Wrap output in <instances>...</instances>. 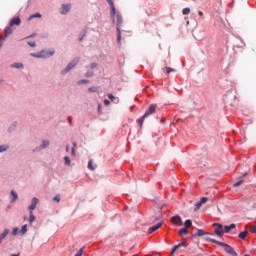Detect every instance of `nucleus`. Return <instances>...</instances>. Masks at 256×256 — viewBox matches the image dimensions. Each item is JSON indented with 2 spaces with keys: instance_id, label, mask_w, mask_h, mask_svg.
I'll return each mask as SVG.
<instances>
[{
  "instance_id": "obj_1",
  "label": "nucleus",
  "mask_w": 256,
  "mask_h": 256,
  "mask_svg": "<svg viewBox=\"0 0 256 256\" xmlns=\"http://www.w3.org/2000/svg\"><path fill=\"white\" fill-rule=\"evenodd\" d=\"M107 3L110 5V16L112 17V22L116 25V29H121V26L123 25V16L115 10V3H113V0H107Z\"/></svg>"
},
{
  "instance_id": "obj_2",
  "label": "nucleus",
  "mask_w": 256,
  "mask_h": 256,
  "mask_svg": "<svg viewBox=\"0 0 256 256\" xmlns=\"http://www.w3.org/2000/svg\"><path fill=\"white\" fill-rule=\"evenodd\" d=\"M206 241H210V243H216V245H220V247H224V251L232 256H237V252L228 244H225V242H221L212 238L207 237Z\"/></svg>"
},
{
  "instance_id": "obj_3",
  "label": "nucleus",
  "mask_w": 256,
  "mask_h": 256,
  "mask_svg": "<svg viewBox=\"0 0 256 256\" xmlns=\"http://www.w3.org/2000/svg\"><path fill=\"white\" fill-rule=\"evenodd\" d=\"M156 109H157V104H151L149 108L146 110V112L144 113V115L137 120V123L140 129L143 128V122L145 121V119H147V117H151V115L155 113Z\"/></svg>"
},
{
  "instance_id": "obj_4",
  "label": "nucleus",
  "mask_w": 256,
  "mask_h": 256,
  "mask_svg": "<svg viewBox=\"0 0 256 256\" xmlns=\"http://www.w3.org/2000/svg\"><path fill=\"white\" fill-rule=\"evenodd\" d=\"M33 57H38V58H44L47 59V57H53V55H55V50H50V51H42L39 54H32Z\"/></svg>"
},
{
  "instance_id": "obj_5",
  "label": "nucleus",
  "mask_w": 256,
  "mask_h": 256,
  "mask_svg": "<svg viewBox=\"0 0 256 256\" xmlns=\"http://www.w3.org/2000/svg\"><path fill=\"white\" fill-rule=\"evenodd\" d=\"M213 227H216L214 233L217 237H223L225 235V232H223V225L214 223Z\"/></svg>"
},
{
  "instance_id": "obj_6",
  "label": "nucleus",
  "mask_w": 256,
  "mask_h": 256,
  "mask_svg": "<svg viewBox=\"0 0 256 256\" xmlns=\"http://www.w3.org/2000/svg\"><path fill=\"white\" fill-rule=\"evenodd\" d=\"M77 63H79V58H76L72 62H70L66 66V68L62 71V73H68V71H71V69H73V67H75V65H77Z\"/></svg>"
},
{
  "instance_id": "obj_7",
  "label": "nucleus",
  "mask_w": 256,
  "mask_h": 256,
  "mask_svg": "<svg viewBox=\"0 0 256 256\" xmlns=\"http://www.w3.org/2000/svg\"><path fill=\"white\" fill-rule=\"evenodd\" d=\"M171 223L177 225L178 227H181L183 225V220L181 219V216L176 215L171 218Z\"/></svg>"
},
{
  "instance_id": "obj_8",
  "label": "nucleus",
  "mask_w": 256,
  "mask_h": 256,
  "mask_svg": "<svg viewBox=\"0 0 256 256\" xmlns=\"http://www.w3.org/2000/svg\"><path fill=\"white\" fill-rule=\"evenodd\" d=\"M71 11V4H63L60 13L61 15H67Z\"/></svg>"
},
{
  "instance_id": "obj_9",
  "label": "nucleus",
  "mask_w": 256,
  "mask_h": 256,
  "mask_svg": "<svg viewBox=\"0 0 256 256\" xmlns=\"http://www.w3.org/2000/svg\"><path fill=\"white\" fill-rule=\"evenodd\" d=\"M37 203H39V199L34 197L31 201V205L28 207L29 211H35V209H37Z\"/></svg>"
},
{
  "instance_id": "obj_10",
  "label": "nucleus",
  "mask_w": 256,
  "mask_h": 256,
  "mask_svg": "<svg viewBox=\"0 0 256 256\" xmlns=\"http://www.w3.org/2000/svg\"><path fill=\"white\" fill-rule=\"evenodd\" d=\"M162 225H163L162 223H158V224L150 227L148 229V234L151 235V233H155V231H157V229H160Z\"/></svg>"
},
{
  "instance_id": "obj_11",
  "label": "nucleus",
  "mask_w": 256,
  "mask_h": 256,
  "mask_svg": "<svg viewBox=\"0 0 256 256\" xmlns=\"http://www.w3.org/2000/svg\"><path fill=\"white\" fill-rule=\"evenodd\" d=\"M10 27H13V25H21V19L19 17H15L13 18L10 23H9Z\"/></svg>"
},
{
  "instance_id": "obj_12",
  "label": "nucleus",
  "mask_w": 256,
  "mask_h": 256,
  "mask_svg": "<svg viewBox=\"0 0 256 256\" xmlns=\"http://www.w3.org/2000/svg\"><path fill=\"white\" fill-rule=\"evenodd\" d=\"M13 26H11L9 24V26H7L5 29H4V37H9V35H11L13 33V29L11 28Z\"/></svg>"
},
{
  "instance_id": "obj_13",
  "label": "nucleus",
  "mask_w": 256,
  "mask_h": 256,
  "mask_svg": "<svg viewBox=\"0 0 256 256\" xmlns=\"http://www.w3.org/2000/svg\"><path fill=\"white\" fill-rule=\"evenodd\" d=\"M204 235H213L209 232H205L203 229H197V234L195 237H203Z\"/></svg>"
},
{
  "instance_id": "obj_14",
  "label": "nucleus",
  "mask_w": 256,
  "mask_h": 256,
  "mask_svg": "<svg viewBox=\"0 0 256 256\" xmlns=\"http://www.w3.org/2000/svg\"><path fill=\"white\" fill-rule=\"evenodd\" d=\"M187 233H189V230L187 228H181L178 232V235L180 237H183V235H187Z\"/></svg>"
},
{
  "instance_id": "obj_15",
  "label": "nucleus",
  "mask_w": 256,
  "mask_h": 256,
  "mask_svg": "<svg viewBox=\"0 0 256 256\" xmlns=\"http://www.w3.org/2000/svg\"><path fill=\"white\" fill-rule=\"evenodd\" d=\"M117 31V43L121 45V28H116Z\"/></svg>"
},
{
  "instance_id": "obj_16",
  "label": "nucleus",
  "mask_w": 256,
  "mask_h": 256,
  "mask_svg": "<svg viewBox=\"0 0 256 256\" xmlns=\"http://www.w3.org/2000/svg\"><path fill=\"white\" fill-rule=\"evenodd\" d=\"M193 225V221H191L190 219L186 220L184 223V227L185 229H190V227Z\"/></svg>"
},
{
  "instance_id": "obj_17",
  "label": "nucleus",
  "mask_w": 256,
  "mask_h": 256,
  "mask_svg": "<svg viewBox=\"0 0 256 256\" xmlns=\"http://www.w3.org/2000/svg\"><path fill=\"white\" fill-rule=\"evenodd\" d=\"M11 195L13 197V199L11 200V203H15V201L18 199V195L17 192H15L14 190L11 191Z\"/></svg>"
},
{
  "instance_id": "obj_18",
  "label": "nucleus",
  "mask_w": 256,
  "mask_h": 256,
  "mask_svg": "<svg viewBox=\"0 0 256 256\" xmlns=\"http://www.w3.org/2000/svg\"><path fill=\"white\" fill-rule=\"evenodd\" d=\"M7 235H9V229H5L4 232L0 234V240L3 241Z\"/></svg>"
},
{
  "instance_id": "obj_19",
  "label": "nucleus",
  "mask_w": 256,
  "mask_h": 256,
  "mask_svg": "<svg viewBox=\"0 0 256 256\" xmlns=\"http://www.w3.org/2000/svg\"><path fill=\"white\" fill-rule=\"evenodd\" d=\"M236 225L235 224H231L230 226H225L224 227V231L226 233H229V231H231V229H235Z\"/></svg>"
},
{
  "instance_id": "obj_20",
  "label": "nucleus",
  "mask_w": 256,
  "mask_h": 256,
  "mask_svg": "<svg viewBox=\"0 0 256 256\" xmlns=\"http://www.w3.org/2000/svg\"><path fill=\"white\" fill-rule=\"evenodd\" d=\"M27 233V224L23 225L21 227V230L19 231L20 235H25Z\"/></svg>"
},
{
  "instance_id": "obj_21",
  "label": "nucleus",
  "mask_w": 256,
  "mask_h": 256,
  "mask_svg": "<svg viewBox=\"0 0 256 256\" xmlns=\"http://www.w3.org/2000/svg\"><path fill=\"white\" fill-rule=\"evenodd\" d=\"M247 235H249V232L244 231V232H240L238 237H239V239H245L247 237Z\"/></svg>"
},
{
  "instance_id": "obj_22",
  "label": "nucleus",
  "mask_w": 256,
  "mask_h": 256,
  "mask_svg": "<svg viewBox=\"0 0 256 256\" xmlns=\"http://www.w3.org/2000/svg\"><path fill=\"white\" fill-rule=\"evenodd\" d=\"M48 145H49V140H43L40 146V149H47Z\"/></svg>"
},
{
  "instance_id": "obj_23",
  "label": "nucleus",
  "mask_w": 256,
  "mask_h": 256,
  "mask_svg": "<svg viewBox=\"0 0 256 256\" xmlns=\"http://www.w3.org/2000/svg\"><path fill=\"white\" fill-rule=\"evenodd\" d=\"M95 165L93 164V160H89L88 162V169H90V171H95Z\"/></svg>"
},
{
  "instance_id": "obj_24",
  "label": "nucleus",
  "mask_w": 256,
  "mask_h": 256,
  "mask_svg": "<svg viewBox=\"0 0 256 256\" xmlns=\"http://www.w3.org/2000/svg\"><path fill=\"white\" fill-rule=\"evenodd\" d=\"M41 19V14L39 13H36V14H33L31 15L29 18H28V21H31V19Z\"/></svg>"
},
{
  "instance_id": "obj_25",
  "label": "nucleus",
  "mask_w": 256,
  "mask_h": 256,
  "mask_svg": "<svg viewBox=\"0 0 256 256\" xmlns=\"http://www.w3.org/2000/svg\"><path fill=\"white\" fill-rule=\"evenodd\" d=\"M35 221V215L33 214V211H30V217L28 219V223H33Z\"/></svg>"
},
{
  "instance_id": "obj_26",
  "label": "nucleus",
  "mask_w": 256,
  "mask_h": 256,
  "mask_svg": "<svg viewBox=\"0 0 256 256\" xmlns=\"http://www.w3.org/2000/svg\"><path fill=\"white\" fill-rule=\"evenodd\" d=\"M203 206V204L199 201L195 203V208L194 211H199L201 209V207Z\"/></svg>"
},
{
  "instance_id": "obj_27",
  "label": "nucleus",
  "mask_w": 256,
  "mask_h": 256,
  "mask_svg": "<svg viewBox=\"0 0 256 256\" xmlns=\"http://www.w3.org/2000/svg\"><path fill=\"white\" fill-rule=\"evenodd\" d=\"M183 245H185V242H181V243H179L177 246H175L174 248H173V250H172V255H173V253H175V250L176 249H179V247H183Z\"/></svg>"
},
{
  "instance_id": "obj_28",
  "label": "nucleus",
  "mask_w": 256,
  "mask_h": 256,
  "mask_svg": "<svg viewBox=\"0 0 256 256\" xmlns=\"http://www.w3.org/2000/svg\"><path fill=\"white\" fill-rule=\"evenodd\" d=\"M11 67H15L16 69H23V64L15 63V64H12Z\"/></svg>"
},
{
  "instance_id": "obj_29",
  "label": "nucleus",
  "mask_w": 256,
  "mask_h": 256,
  "mask_svg": "<svg viewBox=\"0 0 256 256\" xmlns=\"http://www.w3.org/2000/svg\"><path fill=\"white\" fill-rule=\"evenodd\" d=\"M165 71H166V75H169V73H175L176 70L173 68L166 67Z\"/></svg>"
},
{
  "instance_id": "obj_30",
  "label": "nucleus",
  "mask_w": 256,
  "mask_h": 256,
  "mask_svg": "<svg viewBox=\"0 0 256 256\" xmlns=\"http://www.w3.org/2000/svg\"><path fill=\"white\" fill-rule=\"evenodd\" d=\"M7 149H9V146H7V145L0 146V153H5V151H7Z\"/></svg>"
},
{
  "instance_id": "obj_31",
  "label": "nucleus",
  "mask_w": 256,
  "mask_h": 256,
  "mask_svg": "<svg viewBox=\"0 0 256 256\" xmlns=\"http://www.w3.org/2000/svg\"><path fill=\"white\" fill-rule=\"evenodd\" d=\"M182 13H183V15H189V13H191V9L190 8H184L182 10Z\"/></svg>"
},
{
  "instance_id": "obj_32",
  "label": "nucleus",
  "mask_w": 256,
  "mask_h": 256,
  "mask_svg": "<svg viewBox=\"0 0 256 256\" xmlns=\"http://www.w3.org/2000/svg\"><path fill=\"white\" fill-rule=\"evenodd\" d=\"M64 161H65V165H71V159L69 158V156H65Z\"/></svg>"
},
{
  "instance_id": "obj_33",
  "label": "nucleus",
  "mask_w": 256,
  "mask_h": 256,
  "mask_svg": "<svg viewBox=\"0 0 256 256\" xmlns=\"http://www.w3.org/2000/svg\"><path fill=\"white\" fill-rule=\"evenodd\" d=\"M18 233H19V228H17V227L13 228L12 235L15 237V236H17Z\"/></svg>"
},
{
  "instance_id": "obj_34",
  "label": "nucleus",
  "mask_w": 256,
  "mask_h": 256,
  "mask_svg": "<svg viewBox=\"0 0 256 256\" xmlns=\"http://www.w3.org/2000/svg\"><path fill=\"white\" fill-rule=\"evenodd\" d=\"M207 201H209V198H207V197H202L201 200H200V202H201L202 205H205V203H206Z\"/></svg>"
},
{
  "instance_id": "obj_35",
  "label": "nucleus",
  "mask_w": 256,
  "mask_h": 256,
  "mask_svg": "<svg viewBox=\"0 0 256 256\" xmlns=\"http://www.w3.org/2000/svg\"><path fill=\"white\" fill-rule=\"evenodd\" d=\"M88 91H89L90 93H95V92H97V87H95V86L90 87V88L88 89Z\"/></svg>"
},
{
  "instance_id": "obj_36",
  "label": "nucleus",
  "mask_w": 256,
  "mask_h": 256,
  "mask_svg": "<svg viewBox=\"0 0 256 256\" xmlns=\"http://www.w3.org/2000/svg\"><path fill=\"white\" fill-rule=\"evenodd\" d=\"M240 185H243V180H240L233 184V187H240Z\"/></svg>"
},
{
  "instance_id": "obj_37",
  "label": "nucleus",
  "mask_w": 256,
  "mask_h": 256,
  "mask_svg": "<svg viewBox=\"0 0 256 256\" xmlns=\"http://www.w3.org/2000/svg\"><path fill=\"white\" fill-rule=\"evenodd\" d=\"M83 83H89V80L87 79H82L78 81V85H83Z\"/></svg>"
},
{
  "instance_id": "obj_38",
  "label": "nucleus",
  "mask_w": 256,
  "mask_h": 256,
  "mask_svg": "<svg viewBox=\"0 0 256 256\" xmlns=\"http://www.w3.org/2000/svg\"><path fill=\"white\" fill-rule=\"evenodd\" d=\"M53 201H56V203H59V201H61V196L56 195V196L53 198Z\"/></svg>"
},
{
  "instance_id": "obj_39",
  "label": "nucleus",
  "mask_w": 256,
  "mask_h": 256,
  "mask_svg": "<svg viewBox=\"0 0 256 256\" xmlns=\"http://www.w3.org/2000/svg\"><path fill=\"white\" fill-rule=\"evenodd\" d=\"M28 45H29L30 47H36V44H35V42H33V41L28 42Z\"/></svg>"
},
{
  "instance_id": "obj_40",
  "label": "nucleus",
  "mask_w": 256,
  "mask_h": 256,
  "mask_svg": "<svg viewBox=\"0 0 256 256\" xmlns=\"http://www.w3.org/2000/svg\"><path fill=\"white\" fill-rule=\"evenodd\" d=\"M85 77H93V72H87V73L85 74Z\"/></svg>"
},
{
  "instance_id": "obj_41",
  "label": "nucleus",
  "mask_w": 256,
  "mask_h": 256,
  "mask_svg": "<svg viewBox=\"0 0 256 256\" xmlns=\"http://www.w3.org/2000/svg\"><path fill=\"white\" fill-rule=\"evenodd\" d=\"M116 97H114L113 94H108V99H111L112 101L115 100Z\"/></svg>"
},
{
  "instance_id": "obj_42",
  "label": "nucleus",
  "mask_w": 256,
  "mask_h": 256,
  "mask_svg": "<svg viewBox=\"0 0 256 256\" xmlns=\"http://www.w3.org/2000/svg\"><path fill=\"white\" fill-rule=\"evenodd\" d=\"M104 105H111V102L109 100H104Z\"/></svg>"
},
{
  "instance_id": "obj_43",
  "label": "nucleus",
  "mask_w": 256,
  "mask_h": 256,
  "mask_svg": "<svg viewBox=\"0 0 256 256\" xmlns=\"http://www.w3.org/2000/svg\"><path fill=\"white\" fill-rule=\"evenodd\" d=\"M68 122H69V125H70V126L73 125V122H72V118H71V117L68 118Z\"/></svg>"
},
{
  "instance_id": "obj_44",
  "label": "nucleus",
  "mask_w": 256,
  "mask_h": 256,
  "mask_svg": "<svg viewBox=\"0 0 256 256\" xmlns=\"http://www.w3.org/2000/svg\"><path fill=\"white\" fill-rule=\"evenodd\" d=\"M95 67H97V63H92L91 64V69H95Z\"/></svg>"
},
{
  "instance_id": "obj_45",
  "label": "nucleus",
  "mask_w": 256,
  "mask_h": 256,
  "mask_svg": "<svg viewBox=\"0 0 256 256\" xmlns=\"http://www.w3.org/2000/svg\"><path fill=\"white\" fill-rule=\"evenodd\" d=\"M251 233H256V226L251 228Z\"/></svg>"
},
{
  "instance_id": "obj_46",
  "label": "nucleus",
  "mask_w": 256,
  "mask_h": 256,
  "mask_svg": "<svg viewBox=\"0 0 256 256\" xmlns=\"http://www.w3.org/2000/svg\"><path fill=\"white\" fill-rule=\"evenodd\" d=\"M112 102L113 103H119V98L116 97Z\"/></svg>"
},
{
  "instance_id": "obj_47",
  "label": "nucleus",
  "mask_w": 256,
  "mask_h": 256,
  "mask_svg": "<svg viewBox=\"0 0 256 256\" xmlns=\"http://www.w3.org/2000/svg\"><path fill=\"white\" fill-rule=\"evenodd\" d=\"M11 256H21V252H18L17 254H12Z\"/></svg>"
},
{
  "instance_id": "obj_48",
  "label": "nucleus",
  "mask_w": 256,
  "mask_h": 256,
  "mask_svg": "<svg viewBox=\"0 0 256 256\" xmlns=\"http://www.w3.org/2000/svg\"><path fill=\"white\" fill-rule=\"evenodd\" d=\"M198 14H199L200 17H203V12L202 11H199Z\"/></svg>"
},
{
  "instance_id": "obj_49",
  "label": "nucleus",
  "mask_w": 256,
  "mask_h": 256,
  "mask_svg": "<svg viewBox=\"0 0 256 256\" xmlns=\"http://www.w3.org/2000/svg\"><path fill=\"white\" fill-rule=\"evenodd\" d=\"M75 147H77V143L76 142H73V147L75 149Z\"/></svg>"
},
{
  "instance_id": "obj_50",
  "label": "nucleus",
  "mask_w": 256,
  "mask_h": 256,
  "mask_svg": "<svg viewBox=\"0 0 256 256\" xmlns=\"http://www.w3.org/2000/svg\"><path fill=\"white\" fill-rule=\"evenodd\" d=\"M72 155H75V148H72Z\"/></svg>"
},
{
  "instance_id": "obj_51",
  "label": "nucleus",
  "mask_w": 256,
  "mask_h": 256,
  "mask_svg": "<svg viewBox=\"0 0 256 256\" xmlns=\"http://www.w3.org/2000/svg\"><path fill=\"white\" fill-rule=\"evenodd\" d=\"M79 41H83V36L79 38Z\"/></svg>"
},
{
  "instance_id": "obj_52",
  "label": "nucleus",
  "mask_w": 256,
  "mask_h": 256,
  "mask_svg": "<svg viewBox=\"0 0 256 256\" xmlns=\"http://www.w3.org/2000/svg\"><path fill=\"white\" fill-rule=\"evenodd\" d=\"M66 151H69V146H66Z\"/></svg>"
},
{
  "instance_id": "obj_53",
  "label": "nucleus",
  "mask_w": 256,
  "mask_h": 256,
  "mask_svg": "<svg viewBox=\"0 0 256 256\" xmlns=\"http://www.w3.org/2000/svg\"><path fill=\"white\" fill-rule=\"evenodd\" d=\"M24 221H27V216H24Z\"/></svg>"
},
{
  "instance_id": "obj_54",
  "label": "nucleus",
  "mask_w": 256,
  "mask_h": 256,
  "mask_svg": "<svg viewBox=\"0 0 256 256\" xmlns=\"http://www.w3.org/2000/svg\"><path fill=\"white\" fill-rule=\"evenodd\" d=\"M1 243H3V240L0 239V245H1Z\"/></svg>"
},
{
  "instance_id": "obj_55",
  "label": "nucleus",
  "mask_w": 256,
  "mask_h": 256,
  "mask_svg": "<svg viewBox=\"0 0 256 256\" xmlns=\"http://www.w3.org/2000/svg\"><path fill=\"white\" fill-rule=\"evenodd\" d=\"M244 256H251V255H249V254H245Z\"/></svg>"
},
{
  "instance_id": "obj_56",
  "label": "nucleus",
  "mask_w": 256,
  "mask_h": 256,
  "mask_svg": "<svg viewBox=\"0 0 256 256\" xmlns=\"http://www.w3.org/2000/svg\"><path fill=\"white\" fill-rule=\"evenodd\" d=\"M0 39H5V38H3L2 36H0Z\"/></svg>"
},
{
  "instance_id": "obj_57",
  "label": "nucleus",
  "mask_w": 256,
  "mask_h": 256,
  "mask_svg": "<svg viewBox=\"0 0 256 256\" xmlns=\"http://www.w3.org/2000/svg\"><path fill=\"white\" fill-rule=\"evenodd\" d=\"M30 37H35V35H32V36H30Z\"/></svg>"
},
{
  "instance_id": "obj_58",
  "label": "nucleus",
  "mask_w": 256,
  "mask_h": 256,
  "mask_svg": "<svg viewBox=\"0 0 256 256\" xmlns=\"http://www.w3.org/2000/svg\"><path fill=\"white\" fill-rule=\"evenodd\" d=\"M164 120H161V123H163Z\"/></svg>"
}]
</instances>
